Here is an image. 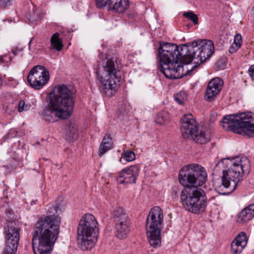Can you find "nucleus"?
<instances>
[{
	"instance_id": "nucleus-1",
	"label": "nucleus",
	"mask_w": 254,
	"mask_h": 254,
	"mask_svg": "<svg viewBox=\"0 0 254 254\" xmlns=\"http://www.w3.org/2000/svg\"><path fill=\"white\" fill-rule=\"evenodd\" d=\"M214 51L212 41L199 40L182 46L174 44L160 42L157 59L160 71L168 78L178 79L183 77V66L193 60L194 65L187 71L190 74L194 68L210 57Z\"/></svg>"
},
{
	"instance_id": "nucleus-2",
	"label": "nucleus",
	"mask_w": 254,
	"mask_h": 254,
	"mask_svg": "<svg viewBox=\"0 0 254 254\" xmlns=\"http://www.w3.org/2000/svg\"><path fill=\"white\" fill-rule=\"evenodd\" d=\"M207 173L203 167L197 164L184 167L179 172L180 183L185 187L181 191V202L185 209L198 214L205 212L208 200L205 192L197 186L204 184Z\"/></svg>"
},
{
	"instance_id": "nucleus-3",
	"label": "nucleus",
	"mask_w": 254,
	"mask_h": 254,
	"mask_svg": "<svg viewBox=\"0 0 254 254\" xmlns=\"http://www.w3.org/2000/svg\"><path fill=\"white\" fill-rule=\"evenodd\" d=\"M56 204L47 206V216L40 218L35 224L32 236L34 254H51L60 232L61 222Z\"/></svg>"
},
{
	"instance_id": "nucleus-4",
	"label": "nucleus",
	"mask_w": 254,
	"mask_h": 254,
	"mask_svg": "<svg viewBox=\"0 0 254 254\" xmlns=\"http://www.w3.org/2000/svg\"><path fill=\"white\" fill-rule=\"evenodd\" d=\"M74 93L71 86H55L51 92L49 104L43 112L44 120L55 123L59 119H66L70 116L74 105Z\"/></svg>"
},
{
	"instance_id": "nucleus-5",
	"label": "nucleus",
	"mask_w": 254,
	"mask_h": 254,
	"mask_svg": "<svg viewBox=\"0 0 254 254\" xmlns=\"http://www.w3.org/2000/svg\"><path fill=\"white\" fill-rule=\"evenodd\" d=\"M96 73L101 93L107 97L114 95L120 86L123 75L116 60L107 59L103 69Z\"/></svg>"
},
{
	"instance_id": "nucleus-6",
	"label": "nucleus",
	"mask_w": 254,
	"mask_h": 254,
	"mask_svg": "<svg viewBox=\"0 0 254 254\" xmlns=\"http://www.w3.org/2000/svg\"><path fill=\"white\" fill-rule=\"evenodd\" d=\"M229 167L223 171L222 186L227 190L223 192L218 190L220 194L228 195L237 188L238 183L243 180V175H248L250 172L249 159L246 156H238L230 160Z\"/></svg>"
},
{
	"instance_id": "nucleus-7",
	"label": "nucleus",
	"mask_w": 254,
	"mask_h": 254,
	"mask_svg": "<svg viewBox=\"0 0 254 254\" xmlns=\"http://www.w3.org/2000/svg\"><path fill=\"white\" fill-rule=\"evenodd\" d=\"M221 125L225 130L254 137V113L252 112L227 115L223 117Z\"/></svg>"
},
{
	"instance_id": "nucleus-8",
	"label": "nucleus",
	"mask_w": 254,
	"mask_h": 254,
	"mask_svg": "<svg viewBox=\"0 0 254 254\" xmlns=\"http://www.w3.org/2000/svg\"><path fill=\"white\" fill-rule=\"evenodd\" d=\"M98 222L91 214L87 213L80 220L77 229V241L83 251L91 249L96 244L99 234Z\"/></svg>"
},
{
	"instance_id": "nucleus-9",
	"label": "nucleus",
	"mask_w": 254,
	"mask_h": 254,
	"mask_svg": "<svg viewBox=\"0 0 254 254\" xmlns=\"http://www.w3.org/2000/svg\"><path fill=\"white\" fill-rule=\"evenodd\" d=\"M163 214L159 206L153 207L146 220V230L149 244L154 248L161 246V231L162 228Z\"/></svg>"
},
{
	"instance_id": "nucleus-10",
	"label": "nucleus",
	"mask_w": 254,
	"mask_h": 254,
	"mask_svg": "<svg viewBox=\"0 0 254 254\" xmlns=\"http://www.w3.org/2000/svg\"><path fill=\"white\" fill-rule=\"evenodd\" d=\"M181 130L184 138L191 137L196 143L204 144L210 140V134L208 130L198 131L197 123L191 114L185 115L182 117Z\"/></svg>"
},
{
	"instance_id": "nucleus-11",
	"label": "nucleus",
	"mask_w": 254,
	"mask_h": 254,
	"mask_svg": "<svg viewBox=\"0 0 254 254\" xmlns=\"http://www.w3.org/2000/svg\"><path fill=\"white\" fill-rule=\"evenodd\" d=\"M49 80V71L43 66L37 65L32 68L27 76L29 84L35 89L39 90Z\"/></svg>"
},
{
	"instance_id": "nucleus-12",
	"label": "nucleus",
	"mask_w": 254,
	"mask_h": 254,
	"mask_svg": "<svg viewBox=\"0 0 254 254\" xmlns=\"http://www.w3.org/2000/svg\"><path fill=\"white\" fill-rule=\"evenodd\" d=\"M98 7L107 6L114 13H122L129 7L128 0H95Z\"/></svg>"
},
{
	"instance_id": "nucleus-13",
	"label": "nucleus",
	"mask_w": 254,
	"mask_h": 254,
	"mask_svg": "<svg viewBox=\"0 0 254 254\" xmlns=\"http://www.w3.org/2000/svg\"><path fill=\"white\" fill-rule=\"evenodd\" d=\"M140 168L138 165L126 167L120 172L117 180L121 184H135L138 176Z\"/></svg>"
},
{
	"instance_id": "nucleus-14",
	"label": "nucleus",
	"mask_w": 254,
	"mask_h": 254,
	"mask_svg": "<svg viewBox=\"0 0 254 254\" xmlns=\"http://www.w3.org/2000/svg\"><path fill=\"white\" fill-rule=\"evenodd\" d=\"M223 81L219 77L212 79L208 83L204 95L207 102L214 101L220 93L223 85Z\"/></svg>"
},
{
	"instance_id": "nucleus-15",
	"label": "nucleus",
	"mask_w": 254,
	"mask_h": 254,
	"mask_svg": "<svg viewBox=\"0 0 254 254\" xmlns=\"http://www.w3.org/2000/svg\"><path fill=\"white\" fill-rule=\"evenodd\" d=\"M4 235L5 247L3 251L2 254H15L17 250L19 238H16V240L14 242V239H15L14 236Z\"/></svg>"
},
{
	"instance_id": "nucleus-16",
	"label": "nucleus",
	"mask_w": 254,
	"mask_h": 254,
	"mask_svg": "<svg viewBox=\"0 0 254 254\" xmlns=\"http://www.w3.org/2000/svg\"><path fill=\"white\" fill-rule=\"evenodd\" d=\"M129 221L115 223V235L119 239L126 238L130 232Z\"/></svg>"
},
{
	"instance_id": "nucleus-17",
	"label": "nucleus",
	"mask_w": 254,
	"mask_h": 254,
	"mask_svg": "<svg viewBox=\"0 0 254 254\" xmlns=\"http://www.w3.org/2000/svg\"><path fill=\"white\" fill-rule=\"evenodd\" d=\"M254 217V203L244 208L239 214V222L245 223L251 220Z\"/></svg>"
},
{
	"instance_id": "nucleus-18",
	"label": "nucleus",
	"mask_w": 254,
	"mask_h": 254,
	"mask_svg": "<svg viewBox=\"0 0 254 254\" xmlns=\"http://www.w3.org/2000/svg\"><path fill=\"white\" fill-rule=\"evenodd\" d=\"M112 217L115 223L129 221L128 214L125 209L122 207H118L114 209L112 213Z\"/></svg>"
},
{
	"instance_id": "nucleus-19",
	"label": "nucleus",
	"mask_w": 254,
	"mask_h": 254,
	"mask_svg": "<svg viewBox=\"0 0 254 254\" xmlns=\"http://www.w3.org/2000/svg\"><path fill=\"white\" fill-rule=\"evenodd\" d=\"M77 137V125L73 123H68L65 128V139L68 141H73Z\"/></svg>"
},
{
	"instance_id": "nucleus-20",
	"label": "nucleus",
	"mask_w": 254,
	"mask_h": 254,
	"mask_svg": "<svg viewBox=\"0 0 254 254\" xmlns=\"http://www.w3.org/2000/svg\"><path fill=\"white\" fill-rule=\"evenodd\" d=\"M20 228L16 225V223L9 221L7 223L4 234V235L14 236L15 238L14 240H16V238H20ZM13 241L14 242V241Z\"/></svg>"
},
{
	"instance_id": "nucleus-21",
	"label": "nucleus",
	"mask_w": 254,
	"mask_h": 254,
	"mask_svg": "<svg viewBox=\"0 0 254 254\" xmlns=\"http://www.w3.org/2000/svg\"><path fill=\"white\" fill-rule=\"evenodd\" d=\"M112 139L109 136H105L100 145L99 149V155L101 156L105 152L112 148Z\"/></svg>"
},
{
	"instance_id": "nucleus-22",
	"label": "nucleus",
	"mask_w": 254,
	"mask_h": 254,
	"mask_svg": "<svg viewBox=\"0 0 254 254\" xmlns=\"http://www.w3.org/2000/svg\"><path fill=\"white\" fill-rule=\"evenodd\" d=\"M130 110L129 106L127 103H122L119 105L117 112V118L121 120H125L128 116Z\"/></svg>"
},
{
	"instance_id": "nucleus-23",
	"label": "nucleus",
	"mask_w": 254,
	"mask_h": 254,
	"mask_svg": "<svg viewBox=\"0 0 254 254\" xmlns=\"http://www.w3.org/2000/svg\"><path fill=\"white\" fill-rule=\"evenodd\" d=\"M60 34L56 32L51 38L50 42L52 48L58 51H61L64 47L62 39L60 38Z\"/></svg>"
},
{
	"instance_id": "nucleus-24",
	"label": "nucleus",
	"mask_w": 254,
	"mask_h": 254,
	"mask_svg": "<svg viewBox=\"0 0 254 254\" xmlns=\"http://www.w3.org/2000/svg\"><path fill=\"white\" fill-rule=\"evenodd\" d=\"M169 114L165 112L159 113L155 118V121L156 123L163 125L167 124L169 122Z\"/></svg>"
},
{
	"instance_id": "nucleus-25",
	"label": "nucleus",
	"mask_w": 254,
	"mask_h": 254,
	"mask_svg": "<svg viewBox=\"0 0 254 254\" xmlns=\"http://www.w3.org/2000/svg\"><path fill=\"white\" fill-rule=\"evenodd\" d=\"M248 238L244 232H240L234 240V241L245 247L247 244Z\"/></svg>"
},
{
	"instance_id": "nucleus-26",
	"label": "nucleus",
	"mask_w": 254,
	"mask_h": 254,
	"mask_svg": "<svg viewBox=\"0 0 254 254\" xmlns=\"http://www.w3.org/2000/svg\"><path fill=\"white\" fill-rule=\"evenodd\" d=\"M122 159H124L127 161L130 162L135 160V155L132 151L130 150H124L122 154V158L120 161H121Z\"/></svg>"
},
{
	"instance_id": "nucleus-27",
	"label": "nucleus",
	"mask_w": 254,
	"mask_h": 254,
	"mask_svg": "<svg viewBox=\"0 0 254 254\" xmlns=\"http://www.w3.org/2000/svg\"><path fill=\"white\" fill-rule=\"evenodd\" d=\"M245 247L238 244L237 242L233 241L231 246V252L233 254H240Z\"/></svg>"
},
{
	"instance_id": "nucleus-28",
	"label": "nucleus",
	"mask_w": 254,
	"mask_h": 254,
	"mask_svg": "<svg viewBox=\"0 0 254 254\" xmlns=\"http://www.w3.org/2000/svg\"><path fill=\"white\" fill-rule=\"evenodd\" d=\"M174 99L179 104L183 105L187 101V95L185 92L181 91L175 95Z\"/></svg>"
},
{
	"instance_id": "nucleus-29",
	"label": "nucleus",
	"mask_w": 254,
	"mask_h": 254,
	"mask_svg": "<svg viewBox=\"0 0 254 254\" xmlns=\"http://www.w3.org/2000/svg\"><path fill=\"white\" fill-rule=\"evenodd\" d=\"M183 16L188 19L191 20L194 24H198V17L192 12H187L183 14Z\"/></svg>"
},
{
	"instance_id": "nucleus-30",
	"label": "nucleus",
	"mask_w": 254,
	"mask_h": 254,
	"mask_svg": "<svg viewBox=\"0 0 254 254\" xmlns=\"http://www.w3.org/2000/svg\"><path fill=\"white\" fill-rule=\"evenodd\" d=\"M30 108V106L25 104L24 101L21 100L19 101L18 106V110L19 112H22L23 111H27Z\"/></svg>"
},
{
	"instance_id": "nucleus-31",
	"label": "nucleus",
	"mask_w": 254,
	"mask_h": 254,
	"mask_svg": "<svg viewBox=\"0 0 254 254\" xmlns=\"http://www.w3.org/2000/svg\"><path fill=\"white\" fill-rule=\"evenodd\" d=\"M13 0H0V7L5 8L7 6L10 5Z\"/></svg>"
},
{
	"instance_id": "nucleus-32",
	"label": "nucleus",
	"mask_w": 254,
	"mask_h": 254,
	"mask_svg": "<svg viewBox=\"0 0 254 254\" xmlns=\"http://www.w3.org/2000/svg\"><path fill=\"white\" fill-rule=\"evenodd\" d=\"M241 47V44L238 42V44L233 43L231 47L229 48V52L230 53H234L236 52Z\"/></svg>"
},
{
	"instance_id": "nucleus-33",
	"label": "nucleus",
	"mask_w": 254,
	"mask_h": 254,
	"mask_svg": "<svg viewBox=\"0 0 254 254\" xmlns=\"http://www.w3.org/2000/svg\"><path fill=\"white\" fill-rule=\"evenodd\" d=\"M238 42L239 44L241 45L242 43V39H241V36L240 34H237L234 37V43L238 44Z\"/></svg>"
},
{
	"instance_id": "nucleus-34",
	"label": "nucleus",
	"mask_w": 254,
	"mask_h": 254,
	"mask_svg": "<svg viewBox=\"0 0 254 254\" xmlns=\"http://www.w3.org/2000/svg\"><path fill=\"white\" fill-rule=\"evenodd\" d=\"M249 75L254 80V64L251 66L249 69Z\"/></svg>"
},
{
	"instance_id": "nucleus-35",
	"label": "nucleus",
	"mask_w": 254,
	"mask_h": 254,
	"mask_svg": "<svg viewBox=\"0 0 254 254\" xmlns=\"http://www.w3.org/2000/svg\"><path fill=\"white\" fill-rule=\"evenodd\" d=\"M179 192V189L178 187H174L173 188V194L174 196H178V193Z\"/></svg>"
},
{
	"instance_id": "nucleus-36",
	"label": "nucleus",
	"mask_w": 254,
	"mask_h": 254,
	"mask_svg": "<svg viewBox=\"0 0 254 254\" xmlns=\"http://www.w3.org/2000/svg\"><path fill=\"white\" fill-rule=\"evenodd\" d=\"M21 50H13L12 51V53L13 54V55L15 56H17L18 53L20 52Z\"/></svg>"
},
{
	"instance_id": "nucleus-37",
	"label": "nucleus",
	"mask_w": 254,
	"mask_h": 254,
	"mask_svg": "<svg viewBox=\"0 0 254 254\" xmlns=\"http://www.w3.org/2000/svg\"><path fill=\"white\" fill-rule=\"evenodd\" d=\"M0 62L1 63L4 62V60H3V57L2 56L0 57Z\"/></svg>"
},
{
	"instance_id": "nucleus-38",
	"label": "nucleus",
	"mask_w": 254,
	"mask_h": 254,
	"mask_svg": "<svg viewBox=\"0 0 254 254\" xmlns=\"http://www.w3.org/2000/svg\"><path fill=\"white\" fill-rule=\"evenodd\" d=\"M1 85H2V79H1V77L0 76V87L1 86Z\"/></svg>"
},
{
	"instance_id": "nucleus-39",
	"label": "nucleus",
	"mask_w": 254,
	"mask_h": 254,
	"mask_svg": "<svg viewBox=\"0 0 254 254\" xmlns=\"http://www.w3.org/2000/svg\"><path fill=\"white\" fill-rule=\"evenodd\" d=\"M220 164V162H218V163L217 164V165H219Z\"/></svg>"
}]
</instances>
